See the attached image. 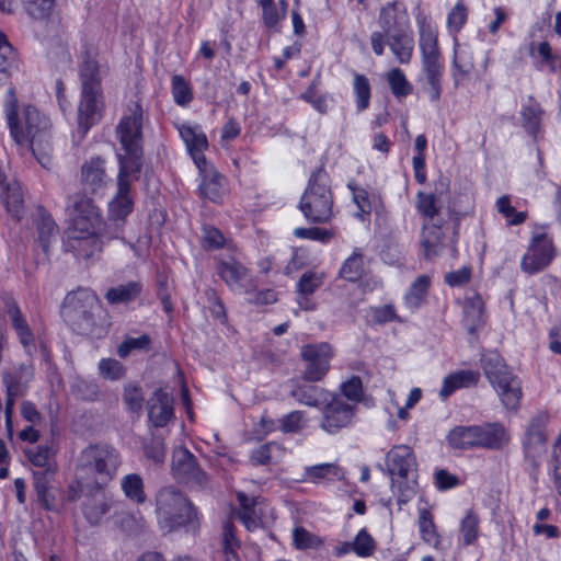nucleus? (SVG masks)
I'll use <instances>...</instances> for the list:
<instances>
[{"label": "nucleus", "mask_w": 561, "mask_h": 561, "mask_svg": "<svg viewBox=\"0 0 561 561\" xmlns=\"http://www.w3.org/2000/svg\"><path fill=\"white\" fill-rule=\"evenodd\" d=\"M10 95L11 100L5 105V115L12 139L21 153L31 151L38 163L48 169L51 163L48 119L31 105L25 106L19 116L16 114V100L12 91H10Z\"/></svg>", "instance_id": "f257e3e1"}, {"label": "nucleus", "mask_w": 561, "mask_h": 561, "mask_svg": "<svg viewBox=\"0 0 561 561\" xmlns=\"http://www.w3.org/2000/svg\"><path fill=\"white\" fill-rule=\"evenodd\" d=\"M68 325L78 334L100 339L106 333V321L96 295L85 288L69 293L61 310Z\"/></svg>", "instance_id": "f03ea898"}, {"label": "nucleus", "mask_w": 561, "mask_h": 561, "mask_svg": "<svg viewBox=\"0 0 561 561\" xmlns=\"http://www.w3.org/2000/svg\"><path fill=\"white\" fill-rule=\"evenodd\" d=\"M299 209L306 220L312 224H324L332 218L333 194L330 187V176L324 168H319L311 173L300 198Z\"/></svg>", "instance_id": "7ed1b4c3"}, {"label": "nucleus", "mask_w": 561, "mask_h": 561, "mask_svg": "<svg viewBox=\"0 0 561 561\" xmlns=\"http://www.w3.org/2000/svg\"><path fill=\"white\" fill-rule=\"evenodd\" d=\"M156 514L160 528L165 533L182 526L195 527L198 522L196 508L182 493L170 486L158 492Z\"/></svg>", "instance_id": "20e7f679"}, {"label": "nucleus", "mask_w": 561, "mask_h": 561, "mask_svg": "<svg viewBox=\"0 0 561 561\" xmlns=\"http://www.w3.org/2000/svg\"><path fill=\"white\" fill-rule=\"evenodd\" d=\"M130 113L122 117L116 126V136L124 153H117L118 165L141 171L142 169V121L144 113L140 104H135Z\"/></svg>", "instance_id": "39448f33"}, {"label": "nucleus", "mask_w": 561, "mask_h": 561, "mask_svg": "<svg viewBox=\"0 0 561 561\" xmlns=\"http://www.w3.org/2000/svg\"><path fill=\"white\" fill-rule=\"evenodd\" d=\"M447 439L453 447L459 449L471 447L501 448L508 443V435L503 425L490 423L457 426L449 432Z\"/></svg>", "instance_id": "423d86ee"}, {"label": "nucleus", "mask_w": 561, "mask_h": 561, "mask_svg": "<svg viewBox=\"0 0 561 561\" xmlns=\"http://www.w3.org/2000/svg\"><path fill=\"white\" fill-rule=\"evenodd\" d=\"M67 208L70 216L67 236L99 233L103 232L105 228L112 231L111 225L103 224L101 210L91 198L82 194H75L69 197Z\"/></svg>", "instance_id": "0eeeda50"}, {"label": "nucleus", "mask_w": 561, "mask_h": 561, "mask_svg": "<svg viewBox=\"0 0 561 561\" xmlns=\"http://www.w3.org/2000/svg\"><path fill=\"white\" fill-rule=\"evenodd\" d=\"M141 171H134L122 165L117 174V193L108 205V218L113 221L112 232H115L117 225L123 228L125 218L133 211L134 199L130 194L131 182L138 180Z\"/></svg>", "instance_id": "6e6552de"}, {"label": "nucleus", "mask_w": 561, "mask_h": 561, "mask_svg": "<svg viewBox=\"0 0 561 561\" xmlns=\"http://www.w3.org/2000/svg\"><path fill=\"white\" fill-rule=\"evenodd\" d=\"M301 357L306 363L302 378L317 382L330 370V362L333 358V350L329 343L307 344L301 347Z\"/></svg>", "instance_id": "1a4fd4ad"}, {"label": "nucleus", "mask_w": 561, "mask_h": 561, "mask_svg": "<svg viewBox=\"0 0 561 561\" xmlns=\"http://www.w3.org/2000/svg\"><path fill=\"white\" fill-rule=\"evenodd\" d=\"M556 251L552 238L547 233H537L531 238L530 244L523 255L520 268L533 275L545 270L554 259Z\"/></svg>", "instance_id": "9d476101"}, {"label": "nucleus", "mask_w": 561, "mask_h": 561, "mask_svg": "<svg viewBox=\"0 0 561 561\" xmlns=\"http://www.w3.org/2000/svg\"><path fill=\"white\" fill-rule=\"evenodd\" d=\"M322 410L321 427L329 434H335L353 422L356 409L339 394H330Z\"/></svg>", "instance_id": "9b49d317"}, {"label": "nucleus", "mask_w": 561, "mask_h": 561, "mask_svg": "<svg viewBox=\"0 0 561 561\" xmlns=\"http://www.w3.org/2000/svg\"><path fill=\"white\" fill-rule=\"evenodd\" d=\"M121 238L122 227L117 225L115 232L108 231V228H105L103 232L99 233L67 236V248L73 252L76 256L87 260L101 252L105 242Z\"/></svg>", "instance_id": "f8f14e48"}, {"label": "nucleus", "mask_w": 561, "mask_h": 561, "mask_svg": "<svg viewBox=\"0 0 561 561\" xmlns=\"http://www.w3.org/2000/svg\"><path fill=\"white\" fill-rule=\"evenodd\" d=\"M103 110V93L80 91V101L78 103L77 113V133L79 134L80 139L84 138L91 127L101 121Z\"/></svg>", "instance_id": "ddd939ff"}, {"label": "nucleus", "mask_w": 561, "mask_h": 561, "mask_svg": "<svg viewBox=\"0 0 561 561\" xmlns=\"http://www.w3.org/2000/svg\"><path fill=\"white\" fill-rule=\"evenodd\" d=\"M237 499L240 506L237 515L243 526L249 531H254L262 527L266 518L267 506L265 503L259 499L249 497L243 492H238Z\"/></svg>", "instance_id": "4468645a"}, {"label": "nucleus", "mask_w": 561, "mask_h": 561, "mask_svg": "<svg viewBox=\"0 0 561 561\" xmlns=\"http://www.w3.org/2000/svg\"><path fill=\"white\" fill-rule=\"evenodd\" d=\"M199 171L201 182L198 192L201 197L206 198L213 203H220L227 193V180L214 167L205 162Z\"/></svg>", "instance_id": "2eb2a0df"}, {"label": "nucleus", "mask_w": 561, "mask_h": 561, "mask_svg": "<svg viewBox=\"0 0 561 561\" xmlns=\"http://www.w3.org/2000/svg\"><path fill=\"white\" fill-rule=\"evenodd\" d=\"M448 187L449 181L446 178H442L435 186V193L417 192L415 208L422 216L423 221L442 219L439 217L442 209L440 197L448 192Z\"/></svg>", "instance_id": "dca6fc26"}, {"label": "nucleus", "mask_w": 561, "mask_h": 561, "mask_svg": "<svg viewBox=\"0 0 561 561\" xmlns=\"http://www.w3.org/2000/svg\"><path fill=\"white\" fill-rule=\"evenodd\" d=\"M378 23L387 36L410 28L409 13L399 1L388 2L380 9Z\"/></svg>", "instance_id": "f3484780"}, {"label": "nucleus", "mask_w": 561, "mask_h": 561, "mask_svg": "<svg viewBox=\"0 0 561 561\" xmlns=\"http://www.w3.org/2000/svg\"><path fill=\"white\" fill-rule=\"evenodd\" d=\"M218 274L227 286L237 294L248 293L251 285L249 270L234 260L222 261L217 267Z\"/></svg>", "instance_id": "a211bd4d"}, {"label": "nucleus", "mask_w": 561, "mask_h": 561, "mask_svg": "<svg viewBox=\"0 0 561 561\" xmlns=\"http://www.w3.org/2000/svg\"><path fill=\"white\" fill-rule=\"evenodd\" d=\"M3 302L5 313L10 319L20 343L30 353L31 348L34 346V335L21 312L18 302L10 296H5L3 298Z\"/></svg>", "instance_id": "6ab92c4d"}, {"label": "nucleus", "mask_w": 561, "mask_h": 561, "mask_svg": "<svg viewBox=\"0 0 561 561\" xmlns=\"http://www.w3.org/2000/svg\"><path fill=\"white\" fill-rule=\"evenodd\" d=\"M3 302L5 313L10 319L20 343L30 353L31 348L34 346V335L21 312L18 302L10 296H5L3 298Z\"/></svg>", "instance_id": "aec40b11"}, {"label": "nucleus", "mask_w": 561, "mask_h": 561, "mask_svg": "<svg viewBox=\"0 0 561 561\" xmlns=\"http://www.w3.org/2000/svg\"><path fill=\"white\" fill-rule=\"evenodd\" d=\"M179 133L197 168L205 164L204 151L208 148L207 137L198 126L181 125Z\"/></svg>", "instance_id": "412c9836"}, {"label": "nucleus", "mask_w": 561, "mask_h": 561, "mask_svg": "<svg viewBox=\"0 0 561 561\" xmlns=\"http://www.w3.org/2000/svg\"><path fill=\"white\" fill-rule=\"evenodd\" d=\"M548 423L549 415L546 412H540L530 420L524 440L527 453H540L543 449L547 442L546 427Z\"/></svg>", "instance_id": "4be33fe9"}, {"label": "nucleus", "mask_w": 561, "mask_h": 561, "mask_svg": "<svg viewBox=\"0 0 561 561\" xmlns=\"http://www.w3.org/2000/svg\"><path fill=\"white\" fill-rule=\"evenodd\" d=\"M148 415L154 426H164L173 416L172 398L161 389L156 390L148 402Z\"/></svg>", "instance_id": "5701e85b"}, {"label": "nucleus", "mask_w": 561, "mask_h": 561, "mask_svg": "<svg viewBox=\"0 0 561 561\" xmlns=\"http://www.w3.org/2000/svg\"><path fill=\"white\" fill-rule=\"evenodd\" d=\"M104 163L102 158L92 157L82 164L81 182L85 191L95 193L106 184Z\"/></svg>", "instance_id": "b1692460"}, {"label": "nucleus", "mask_w": 561, "mask_h": 561, "mask_svg": "<svg viewBox=\"0 0 561 561\" xmlns=\"http://www.w3.org/2000/svg\"><path fill=\"white\" fill-rule=\"evenodd\" d=\"M492 386L506 409L516 410L519 407L523 392L520 380L516 375H505Z\"/></svg>", "instance_id": "393cba45"}, {"label": "nucleus", "mask_w": 561, "mask_h": 561, "mask_svg": "<svg viewBox=\"0 0 561 561\" xmlns=\"http://www.w3.org/2000/svg\"><path fill=\"white\" fill-rule=\"evenodd\" d=\"M444 219L433 221H423L421 232V245L426 257H433L438 254L443 247V225Z\"/></svg>", "instance_id": "a878e982"}, {"label": "nucleus", "mask_w": 561, "mask_h": 561, "mask_svg": "<svg viewBox=\"0 0 561 561\" xmlns=\"http://www.w3.org/2000/svg\"><path fill=\"white\" fill-rule=\"evenodd\" d=\"M387 45L402 65L410 64L414 50V36L410 28L387 36Z\"/></svg>", "instance_id": "bb28decb"}, {"label": "nucleus", "mask_w": 561, "mask_h": 561, "mask_svg": "<svg viewBox=\"0 0 561 561\" xmlns=\"http://www.w3.org/2000/svg\"><path fill=\"white\" fill-rule=\"evenodd\" d=\"M80 91L103 93L102 77L99 62L95 58L85 54L79 68Z\"/></svg>", "instance_id": "cd10ccee"}, {"label": "nucleus", "mask_w": 561, "mask_h": 561, "mask_svg": "<svg viewBox=\"0 0 561 561\" xmlns=\"http://www.w3.org/2000/svg\"><path fill=\"white\" fill-rule=\"evenodd\" d=\"M453 79L459 85L473 70L474 61L471 50L467 46L455 44L453 58Z\"/></svg>", "instance_id": "c85d7f7f"}, {"label": "nucleus", "mask_w": 561, "mask_h": 561, "mask_svg": "<svg viewBox=\"0 0 561 561\" xmlns=\"http://www.w3.org/2000/svg\"><path fill=\"white\" fill-rule=\"evenodd\" d=\"M305 479L312 483H330L344 479V471L334 463H320L306 468Z\"/></svg>", "instance_id": "c756f323"}, {"label": "nucleus", "mask_w": 561, "mask_h": 561, "mask_svg": "<svg viewBox=\"0 0 561 561\" xmlns=\"http://www.w3.org/2000/svg\"><path fill=\"white\" fill-rule=\"evenodd\" d=\"M419 45L421 54L438 53L437 27L427 18L417 19Z\"/></svg>", "instance_id": "7c9ffc66"}, {"label": "nucleus", "mask_w": 561, "mask_h": 561, "mask_svg": "<svg viewBox=\"0 0 561 561\" xmlns=\"http://www.w3.org/2000/svg\"><path fill=\"white\" fill-rule=\"evenodd\" d=\"M172 470L179 480L203 484L205 473L196 465L195 458H178L172 465Z\"/></svg>", "instance_id": "2f4dec72"}, {"label": "nucleus", "mask_w": 561, "mask_h": 561, "mask_svg": "<svg viewBox=\"0 0 561 561\" xmlns=\"http://www.w3.org/2000/svg\"><path fill=\"white\" fill-rule=\"evenodd\" d=\"M481 366L491 385L502 379L505 375L513 374L501 355L495 352L484 354L481 358Z\"/></svg>", "instance_id": "473e14b6"}, {"label": "nucleus", "mask_w": 561, "mask_h": 561, "mask_svg": "<svg viewBox=\"0 0 561 561\" xmlns=\"http://www.w3.org/2000/svg\"><path fill=\"white\" fill-rule=\"evenodd\" d=\"M339 274L343 279L352 283L359 280L365 275L364 254L360 249L356 248L344 260Z\"/></svg>", "instance_id": "72a5a7b5"}, {"label": "nucleus", "mask_w": 561, "mask_h": 561, "mask_svg": "<svg viewBox=\"0 0 561 561\" xmlns=\"http://www.w3.org/2000/svg\"><path fill=\"white\" fill-rule=\"evenodd\" d=\"M431 285V278L427 275H420L410 286L404 296V304L411 311L417 310L425 301Z\"/></svg>", "instance_id": "f704fd0d"}, {"label": "nucleus", "mask_w": 561, "mask_h": 561, "mask_svg": "<svg viewBox=\"0 0 561 561\" xmlns=\"http://www.w3.org/2000/svg\"><path fill=\"white\" fill-rule=\"evenodd\" d=\"M141 290V283L129 282L127 284L110 288L105 294V298L112 305L128 304L134 301L140 295Z\"/></svg>", "instance_id": "c9c22d12"}, {"label": "nucleus", "mask_w": 561, "mask_h": 561, "mask_svg": "<svg viewBox=\"0 0 561 561\" xmlns=\"http://www.w3.org/2000/svg\"><path fill=\"white\" fill-rule=\"evenodd\" d=\"M34 378V367L30 363H22L19 366L5 370L2 374V381L4 386L11 382L16 386L18 390L25 392L28 383Z\"/></svg>", "instance_id": "e433bc0d"}, {"label": "nucleus", "mask_w": 561, "mask_h": 561, "mask_svg": "<svg viewBox=\"0 0 561 561\" xmlns=\"http://www.w3.org/2000/svg\"><path fill=\"white\" fill-rule=\"evenodd\" d=\"M330 393L318 386H301L293 391V397L300 404L308 407H318L327 402Z\"/></svg>", "instance_id": "4c0bfd02"}, {"label": "nucleus", "mask_w": 561, "mask_h": 561, "mask_svg": "<svg viewBox=\"0 0 561 561\" xmlns=\"http://www.w3.org/2000/svg\"><path fill=\"white\" fill-rule=\"evenodd\" d=\"M459 533L465 546L477 542L480 536V518L476 512L469 510L459 523Z\"/></svg>", "instance_id": "58836bf2"}, {"label": "nucleus", "mask_w": 561, "mask_h": 561, "mask_svg": "<svg viewBox=\"0 0 561 561\" xmlns=\"http://www.w3.org/2000/svg\"><path fill=\"white\" fill-rule=\"evenodd\" d=\"M391 93L398 99H404L413 92L412 83L407 79L404 71L400 68H392L386 75Z\"/></svg>", "instance_id": "ea45409f"}, {"label": "nucleus", "mask_w": 561, "mask_h": 561, "mask_svg": "<svg viewBox=\"0 0 561 561\" xmlns=\"http://www.w3.org/2000/svg\"><path fill=\"white\" fill-rule=\"evenodd\" d=\"M542 110L540 104L533 98H529L527 103L522 108V122L524 128L528 134L535 136L539 131L541 122Z\"/></svg>", "instance_id": "a19ab883"}, {"label": "nucleus", "mask_w": 561, "mask_h": 561, "mask_svg": "<svg viewBox=\"0 0 561 561\" xmlns=\"http://www.w3.org/2000/svg\"><path fill=\"white\" fill-rule=\"evenodd\" d=\"M386 467L393 484L401 485L404 479L413 477L414 463L410 458H387Z\"/></svg>", "instance_id": "79ce46f5"}, {"label": "nucleus", "mask_w": 561, "mask_h": 561, "mask_svg": "<svg viewBox=\"0 0 561 561\" xmlns=\"http://www.w3.org/2000/svg\"><path fill=\"white\" fill-rule=\"evenodd\" d=\"M353 90L355 96V105L358 112H363L369 107L371 88L366 76L360 73L354 75Z\"/></svg>", "instance_id": "37998d69"}, {"label": "nucleus", "mask_w": 561, "mask_h": 561, "mask_svg": "<svg viewBox=\"0 0 561 561\" xmlns=\"http://www.w3.org/2000/svg\"><path fill=\"white\" fill-rule=\"evenodd\" d=\"M221 546L226 561H239L240 542L234 536V527L230 520L224 523Z\"/></svg>", "instance_id": "c03bdc74"}, {"label": "nucleus", "mask_w": 561, "mask_h": 561, "mask_svg": "<svg viewBox=\"0 0 561 561\" xmlns=\"http://www.w3.org/2000/svg\"><path fill=\"white\" fill-rule=\"evenodd\" d=\"M419 529L422 536V539L432 546L435 549H439L440 547V536L436 530L435 524L433 522V517L427 510H423L420 512L419 517Z\"/></svg>", "instance_id": "a18cd8bd"}, {"label": "nucleus", "mask_w": 561, "mask_h": 561, "mask_svg": "<svg viewBox=\"0 0 561 561\" xmlns=\"http://www.w3.org/2000/svg\"><path fill=\"white\" fill-rule=\"evenodd\" d=\"M122 490L126 497L137 504H142L146 501L144 491V482L140 476L130 473L125 476L121 482Z\"/></svg>", "instance_id": "49530a36"}, {"label": "nucleus", "mask_w": 561, "mask_h": 561, "mask_svg": "<svg viewBox=\"0 0 561 561\" xmlns=\"http://www.w3.org/2000/svg\"><path fill=\"white\" fill-rule=\"evenodd\" d=\"M322 539L316 534L310 533L302 526H296L293 529V545L296 549L308 550L318 549L322 546Z\"/></svg>", "instance_id": "de8ad7c7"}, {"label": "nucleus", "mask_w": 561, "mask_h": 561, "mask_svg": "<svg viewBox=\"0 0 561 561\" xmlns=\"http://www.w3.org/2000/svg\"><path fill=\"white\" fill-rule=\"evenodd\" d=\"M171 90L174 102L180 106L188 105L193 100V92L185 80V78L181 75H174L171 79Z\"/></svg>", "instance_id": "09e8293b"}, {"label": "nucleus", "mask_w": 561, "mask_h": 561, "mask_svg": "<svg viewBox=\"0 0 561 561\" xmlns=\"http://www.w3.org/2000/svg\"><path fill=\"white\" fill-rule=\"evenodd\" d=\"M353 552L359 558H368L376 550V541L366 528H362L352 541Z\"/></svg>", "instance_id": "8fccbe9b"}, {"label": "nucleus", "mask_w": 561, "mask_h": 561, "mask_svg": "<svg viewBox=\"0 0 561 561\" xmlns=\"http://www.w3.org/2000/svg\"><path fill=\"white\" fill-rule=\"evenodd\" d=\"M468 8L462 1H458L447 14V30L456 36L465 26L468 20Z\"/></svg>", "instance_id": "3c124183"}, {"label": "nucleus", "mask_w": 561, "mask_h": 561, "mask_svg": "<svg viewBox=\"0 0 561 561\" xmlns=\"http://www.w3.org/2000/svg\"><path fill=\"white\" fill-rule=\"evenodd\" d=\"M3 198L8 211L16 219H20L23 213V196L21 187L15 183L7 185Z\"/></svg>", "instance_id": "603ef678"}, {"label": "nucleus", "mask_w": 561, "mask_h": 561, "mask_svg": "<svg viewBox=\"0 0 561 561\" xmlns=\"http://www.w3.org/2000/svg\"><path fill=\"white\" fill-rule=\"evenodd\" d=\"M38 239L45 252L48 251L51 239H55L58 232L57 225L49 215H43L37 224Z\"/></svg>", "instance_id": "864d4df0"}, {"label": "nucleus", "mask_w": 561, "mask_h": 561, "mask_svg": "<svg viewBox=\"0 0 561 561\" xmlns=\"http://www.w3.org/2000/svg\"><path fill=\"white\" fill-rule=\"evenodd\" d=\"M151 345V339L147 334L137 337H126L117 347L119 357H127L133 351H148Z\"/></svg>", "instance_id": "5fc2aeb1"}, {"label": "nucleus", "mask_w": 561, "mask_h": 561, "mask_svg": "<svg viewBox=\"0 0 561 561\" xmlns=\"http://www.w3.org/2000/svg\"><path fill=\"white\" fill-rule=\"evenodd\" d=\"M496 209H497V211L500 214H502L506 218L508 225H514V226L520 225L527 218V213H525V211H517L511 205L510 197L506 196V195L501 196L496 201Z\"/></svg>", "instance_id": "6e6d98bb"}, {"label": "nucleus", "mask_w": 561, "mask_h": 561, "mask_svg": "<svg viewBox=\"0 0 561 561\" xmlns=\"http://www.w3.org/2000/svg\"><path fill=\"white\" fill-rule=\"evenodd\" d=\"M324 274L307 271L305 272L299 282L297 283V291L301 295H312L319 287L322 286Z\"/></svg>", "instance_id": "4d7b16f0"}, {"label": "nucleus", "mask_w": 561, "mask_h": 561, "mask_svg": "<svg viewBox=\"0 0 561 561\" xmlns=\"http://www.w3.org/2000/svg\"><path fill=\"white\" fill-rule=\"evenodd\" d=\"M300 98L321 114H325L328 112L329 103L332 101L328 94L319 93L314 83H311Z\"/></svg>", "instance_id": "13d9d810"}, {"label": "nucleus", "mask_w": 561, "mask_h": 561, "mask_svg": "<svg viewBox=\"0 0 561 561\" xmlns=\"http://www.w3.org/2000/svg\"><path fill=\"white\" fill-rule=\"evenodd\" d=\"M21 2L28 15L36 20L47 18L55 4V0H21Z\"/></svg>", "instance_id": "bf43d9fd"}, {"label": "nucleus", "mask_w": 561, "mask_h": 561, "mask_svg": "<svg viewBox=\"0 0 561 561\" xmlns=\"http://www.w3.org/2000/svg\"><path fill=\"white\" fill-rule=\"evenodd\" d=\"M375 324H383L392 321H400L393 305L370 307L367 312Z\"/></svg>", "instance_id": "052dcab7"}, {"label": "nucleus", "mask_w": 561, "mask_h": 561, "mask_svg": "<svg viewBox=\"0 0 561 561\" xmlns=\"http://www.w3.org/2000/svg\"><path fill=\"white\" fill-rule=\"evenodd\" d=\"M422 72L424 77L427 76H443L444 62L442 60L440 51L421 54Z\"/></svg>", "instance_id": "680f3d73"}, {"label": "nucleus", "mask_w": 561, "mask_h": 561, "mask_svg": "<svg viewBox=\"0 0 561 561\" xmlns=\"http://www.w3.org/2000/svg\"><path fill=\"white\" fill-rule=\"evenodd\" d=\"M262 7V20L267 28L276 30L286 14L275 7L274 0L259 3Z\"/></svg>", "instance_id": "e2e57ef3"}, {"label": "nucleus", "mask_w": 561, "mask_h": 561, "mask_svg": "<svg viewBox=\"0 0 561 561\" xmlns=\"http://www.w3.org/2000/svg\"><path fill=\"white\" fill-rule=\"evenodd\" d=\"M341 391L342 398H346L350 401L348 403H354L356 405L362 401L364 394L360 378L353 376L351 379L341 385Z\"/></svg>", "instance_id": "0e129e2a"}, {"label": "nucleus", "mask_w": 561, "mask_h": 561, "mask_svg": "<svg viewBox=\"0 0 561 561\" xmlns=\"http://www.w3.org/2000/svg\"><path fill=\"white\" fill-rule=\"evenodd\" d=\"M124 403L127 409L131 412H140L142 409L144 396L141 388L134 385L128 383L124 388Z\"/></svg>", "instance_id": "69168bd1"}, {"label": "nucleus", "mask_w": 561, "mask_h": 561, "mask_svg": "<svg viewBox=\"0 0 561 561\" xmlns=\"http://www.w3.org/2000/svg\"><path fill=\"white\" fill-rule=\"evenodd\" d=\"M100 374L107 379L118 380L125 375V367L114 358H103L99 363Z\"/></svg>", "instance_id": "338daca9"}, {"label": "nucleus", "mask_w": 561, "mask_h": 561, "mask_svg": "<svg viewBox=\"0 0 561 561\" xmlns=\"http://www.w3.org/2000/svg\"><path fill=\"white\" fill-rule=\"evenodd\" d=\"M294 236L298 239H308L313 241H319L325 243L333 238V232L318 227L311 228H296L294 230Z\"/></svg>", "instance_id": "774afa93"}]
</instances>
